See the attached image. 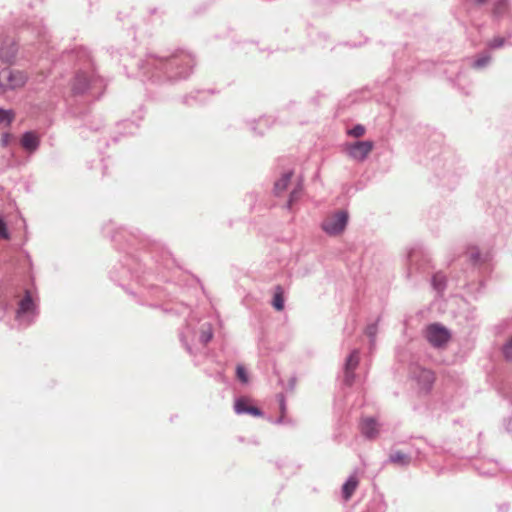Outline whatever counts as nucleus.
<instances>
[{"instance_id": "1", "label": "nucleus", "mask_w": 512, "mask_h": 512, "mask_svg": "<svg viewBox=\"0 0 512 512\" xmlns=\"http://www.w3.org/2000/svg\"><path fill=\"white\" fill-rule=\"evenodd\" d=\"M28 80V75L19 70L4 69L0 72V86L6 89L22 88Z\"/></svg>"}, {"instance_id": "2", "label": "nucleus", "mask_w": 512, "mask_h": 512, "mask_svg": "<svg viewBox=\"0 0 512 512\" xmlns=\"http://www.w3.org/2000/svg\"><path fill=\"white\" fill-rule=\"evenodd\" d=\"M348 221V214L345 211H338L329 215L322 223L323 230L332 236L341 234Z\"/></svg>"}, {"instance_id": "3", "label": "nucleus", "mask_w": 512, "mask_h": 512, "mask_svg": "<svg viewBox=\"0 0 512 512\" xmlns=\"http://www.w3.org/2000/svg\"><path fill=\"white\" fill-rule=\"evenodd\" d=\"M426 339L434 347H442L449 341L450 333L440 324H431L426 329Z\"/></svg>"}, {"instance_id": "4", "label": "nucleus", "mask_w": 512, "mask_h": 512, "mask_svg": "<svg viewBox=\"0 0 512 512\" xmlns=\"http://www.w3.org/2000/svg\"><path fill=\"white\" fill-rule=\"evenodd\" d=\"M374 144L372 141H358L349 144L346 147L348 155L358 161H363L373 150Z\"/></svg>"}, {"instance_id": "5", "label": "nucleus", "mask_w": 512, "mask_h": 512, "mask_svg": "<svg viewBox=\"0 0 512 512\" xmlns=\"http://www.w3.org/2000/svg\"><path fill=\"white\" fill-rule=\"evenodd\" d=\"M360 361L359 351L353 350L351 354L348 356L345 363V373H344V382L347 385H351L354 381L355 374L354 371L357 368Z\"/></svg>"}, {"instance_id": "6", "label": "nucleus", "mask_w": 512, "mask_h": 512, "mask_svg": "<svg viewBox=\"0 0 512 512\" xmlns=\"http://www.w3.org/2000/svg\"><path fill=\"white\" fill-rule=\"evenodd\" d=\"M361 431L364 436L373 439L379 434V425L373 418H365L361 422Z\"/></svg>"}, {"instance_id": "7", "label": "nucleus", "mask_w": 512, "mask_h": 512, "mask_svg": "<svg viewBox=\"0 0 512 512\" xmlns=\"http://www.w3.org/2000/svg\"><path fill=\"white\" fill-rule=\"evenodd\" d=\"M235 411L238 414L248 413L252 416L259 417L262 415V412L255 406L249 404L248 400L239 399L235 403Z\"/></svg>"}, {"instance_id": "8", "label": "nucleus", "mask_w": 512, "mask_h": 512, "mask_svg": "<svg viewBox=\"0 0 512 512\" xmlns=\"http://www.w3.org/2000/svg\"><path fill=\"white\" fill-rule=\"evenodd\" d=\"M21 145L29 152H34L39 146V137L34 132H26L21 138Z\"/></svg>"}, {"instance_id": "9", "label": "nucleus", "mask_w": 512, "mask_h": 512, "mask_svg": "<svg viewBox=\"0 0 512 512\" xmlns=\"http://www.w3.org/2000/svg\"><path fill=\"white\" fill-rule=\"evenodd\" d=\"M358 485V478L355 475L350 476L346 483L342 486V497L345 501L352 497Z\"/></svg>"}, {"instance_id": "10", "label": "nucleus", "mask_w": 512, "mask_h": 512, "mask_svg": "<svg viewBox=\"0 0 512 512\" xmlns=\"http://www.w3.org/2000/svg\"><path fill=\"white\" fill-rule=\"evenodd\" d=\"M292 176H293V171H287L281 175V177L275 182L274 189H275L276 194L279 195L287 190Z\"/></svg>"}, {"instance_id": "11", "label": "nucleus", "mask_w": 512, "mask_h": 512, "mask_svg": "<svg viewBox=\"0 0 512 512\" xmlns=\"http://www.w3.org/2000/svg\"><path fill=\"white\" fill-rule=\"evenodd\" d=\"M16 46L14 43H10L8 46L0 48V59L5 63H11L16 56Z\"/></svg>"}, {"instance_id": "12", "label": "nucleus", "mask_w": 512, "mask_h": 512, "mask_svg": "<svg viewBox=\"0 0 512 512\" xmlns=\"http://www.w3.org/2000/svg\"><path fill=\"white\" fill-rule=\"evenodd\" d=\"M272 306L277 311H282L284 309V289L280 285H277L274 289Z\"/></svg>"}, {"instance_id": "13", "label": "nucleus", "mask_w": 512, "mask_h": 512, "mask_svg": "<svg viewBox=\"0 0 512 512\" xmlns=\"http://www.w3.org/2000/svg\"><path fill=\"white\" fill-rule=\"evenodd\" d=\"M389 459L393 464L400 466H407L410 464L411 461L410 456L402 451H396L392 453Z\"/></svg>"}, {"instance_id": "14", "label": "nucleus", "mask_w": 512, "mask_h": 512, "mask_svg": "<svg viewBox=\"0 0 512 512\" xmlns=\"http://www.w3.org/2000/svg\"><path fill=\"white\" fill-rule=\"evenodd\" d=\"M35 308V304L29 294H26L25 297L20 301L19 304V313H28L32 312Z\"/></svg>"}, {"instance_id": "15", "label": "nucleus", "mask_w": 512, "mask_h": 512, "mask_svg": "<svg viewBox=\"0 0 512 512\" xmlns=\"http://www.w3.org/2000/svg\"><path fill=\"white\" fill-rule=\"evenodd\" d=\"M14 113L12 110H4L0 108V124L10 125L14 120Z\"/></svg>"}, {"instance_id": "16", "label": "nucleus", "mask_w": 512, "mask_h": 512, "mask_svg": "<svg viewBox=\"0 0 512 512\" xmlns=\"http://www.w3.org/2000/svg\"><path fill=\"white\" fill-rule=\"evenodd\" d=\"M502 352L507 360H512V336L503 345Z\"/></svg>"}, {"instance_id": "17", "label": "nucleus", "mask_w": 512, "mask_h": 512, "mask_svg": "<svg viewBox=\"0 0 512 512\" xmlns=\"http://www.w3.org/2000/svg\"><path fill=\"white\" fill-rule=\"evenodd\" d=\"M348 134L356 138L362 137L365 134V127L362 125H356L354 128L349 130Z\"/></svg>"}, {"instance_id": "18", "label": "nucleus", "mask_w": 512, "mask_h": 512, "mask_svg": "<svg viewBox=\"0 0 512 512\" xmlns=\"http://www.w3.org/2000/svg\"><path fill=\"white\" fill-rule=\"evenodd\" d=\"M236 373H237L238 379L241 382H243V383H247L248 382L247 372H246V370H245V368L243 366L238 365L237 369H236Z\"/></svg>"}, {"instance_id": "19", "label": "nucleus", "mask_w": 512, "mask_h": 512, "mask_svg": "<svg viewBox=\"0 0 512 512\" xmlns=\"http://www.w3.org/2000/svg\"><path fill=\"white\" fill-rule=\"evenodd\" d=\"M301 189V185H297V187L290 193L288 201L289 207L298 199Z\"/></svg>"}, {"instance_id": "20", "label": "nucleus", "mask_w": 512, "mask_h": 512, "mask_svg": "<svg viewBox=\"0 0 512 512\" xmlns=\"http://www.w3.org/2000/svg\"><path fill=\"white\" fill-rule=\"evenodd\" d=\"M490 56L489 55H485V56H482V57H479L475 63H474V66L476 68H482L484 67L485 65H487L490 61Z\"/></svg>"}, {"instance_id": "21", "label": "nucleus", "mask_w": 512, "mask_h": 512, "mask_svg": "<svg viewBox=\"0 0 512 512\" xmlns=\"http://www.w3.org/2000/svg\"><path fill=\"white\" fill-rule=\"evenodd\" d=\"M0 238L9 239L6 223L0 218Z\"/></svg>"}, {"instance_id": "22", "label": "nucleus", "mask_w": 512, "mask_h": 512, "mask_svg": "<svg viewBox=\"0 0 512 512\" xmlns=\"http://www.w3.org/2000/svg\"><path fill=\"white\" fill-rule=\"evenodd\" d=\"M444 283V277L441 275H435L433 277V285L437 290L442 289Z\"/></svg>"}, {"instance_id": "23", "label": "nucleus", "mask_w": 512, "mask_h": 512, "mask_svg": "<svg viewBox=\"0 0 512 512\" xmlns=\"http://www.w3.org/2000/svg\"><path fill=\"white\" fill-rule=\"evenodd\" d=\"M280 411H281V416H280V419L278 422H282L283 421V418H284V415H285V412H286V405H285V400H284V396L283 395H280Z\"/></svg>"}, {"instance_id": "24", "label": "nucleus", "mask_w": 512, "mask_h": 512, "mask_svg": "<svg viewBox=\"0 0 512 512\" xmlns=\"http://www.w3.org/2000/svg\"><path fill=\"white\" fill-rule=\"evenodd\" d=\"M504 43V39L503 38H495L493 39L491 42H490V47L491 48H498V47H501Z\"/></svg>"}, {"instance_id": "25", "label": "nucleus", "mask_w": 512, "mask_h": 512, "mask_svg": "<svg viewBox=\"0 0 512 512\" xmlns=\"http://www.w3.org/2000/svg\"><path fill=\"white\" fill-rule=\"evenodd\" d=\"M202 337L204 338L205 342H208L209 340H211V338H212L211 330H209L208 332H203V336Z\"/></svg>"}, {"instance_id": "26", "label": "nucleus", "mask_w": 512, "mask_h": 512, "mask_svg": "<svg viewBox=\"0 0 512 512\" xmlns=\"http://www.w3.org/2000/svg\"><path fill=\"white\" fill-rule=\"evenodd\" d=\"M10 138H11V135H10V134H5V135H3V136H2V139H1V140H2V143H3L4 145H7V144L9 143Z\"/></svg>"}, {"instance_id": "27", "label": "nucleus", "mask_w": 512, "mask_h": 512, "mask_svg": "<svg viewBox=\"0 0 512 512\" xmlns=\"http://www.w3.org/2000/svg\"><path fill=\"white\" fill-rule=\"evenodd\" d=\"M368 334H369V336H373L375 334V329L374 328H369L368 329Z\"/></svg>"}, {"instance_id": "28", "label": "nucleus", "mask_w": 512, "mask_h": 512, "mask_svg": "<svg viewBox=\"0 0 512 512\" xmlns=\"http://www.w3.org/2000/svg\"><path fill=\"white\" fill-rule=\"evenodd\" d=\"M486 0H479V3H484Z\"/></svg>"}]
</instances>
